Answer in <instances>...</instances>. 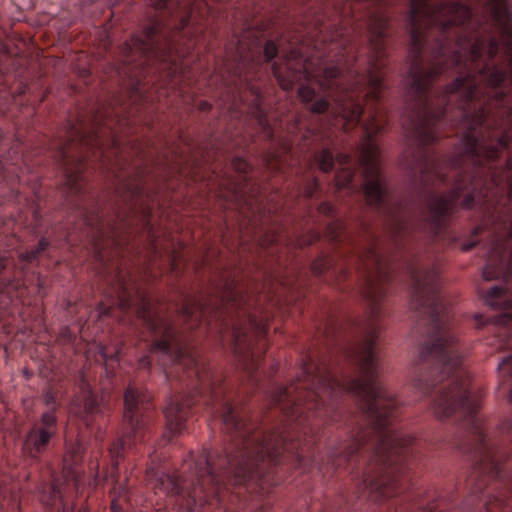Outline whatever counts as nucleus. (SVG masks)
<instances>
[{
  "label": "nucleus",
  "instance_id": "1",
  "mask_svg": "<svg viewBox=\"0 0 512 512\" xmlns=\"http://www.w3.org/2000/svg\"><path fill=\"white\" fill-rule=\"evenodd\" d=\"M490 21L464 27L452 55L447 43L437 40L430 67L421 57L428 26L441 31L462 24L470 10L460 3L431 5L430 0H410L408 22V84L416 96V113H445L446 106L458 100L462 113H512V95L505 88L507 72L492 62L499 51L495 34L502 40L512 83V15L508 0H486Z\"/></svg>",
  "mask_w": 512,
  "mask_h": 512
},
{
  "label": "nucleus",
  "instance_id": "2",
  "mask_svg": "<svg viewBox=\"0 0 512 512\" xmlns=\"http://www.w3.org/2000/svg\"><path fill=\"white\" fill-rule=\"evenodd\" d=\"M222 421L228 430L237 432L241 438L233 455L225 453L223 456H211L203 451L194 460V466L189 467L191 479H185L180 484L175 476L165 473L156 479V485L166 493L187 497L186 503L189 507L202 506L208 495L214 493L221 484L245 482L260 461L266 458L276 461L280 448L286 440L282 432H272L267 435L253 432L248 435L243 431L244 422L229 403L223 404Z\"/></svg>",
  "mask_w": 512,
  "mask_h": 512
},
{
  "label": "nucleus",
  "instance_id": "3",
  "mask_svg": "<svg viewBox=\"0 0 512 512\" xmlns=\"http://www.w3.org/2000/svg\"><path fill=\"white\" fill-rule=\"evenodd\" d=\"M376 340V328L370 327L366 333L364 343L356 355V361L359 367V378L351 380L347 385L336 380L325 368H316L313 373L311 366L304 368L302 382L307 390L305 396L302 394L292 397V393L298 390V386L293 388H279L272 396L275 403L286 402L283 407L287 417L296 419L304 413L300 406L305 401L307 409L316 408L320 403L324 404L326 400L342 390H348L360 397L365 404L367 413L375 429L381 430L386 427L389 418L392 416L397 406L393 396L377 382L374 377L377 372V364L373 346Z\"/></svg>",
  "mask_w": 512,
  "mask_h": 512
},
{
  "label": "nucleus",
  "instance_id": "4",
  "mask_svg": "<svg viewBox=\"0 0 512 512\" xmlns=\"http://www.w3.org/2000/svg\"><path fill=\"white\" fill-rule=\"evenodd\" d=\"M454 340L455 337L448 330L441 329L419 349L422 360L431 357L436 361L431 373H439L442 377L450 378L448 385L441 390L434 403V413L438 418L451 415L458 407H464L468 412L475 408L470 406L467 391L457 372L463 355L454 347Z\"/></svg>",
  "mask_w": 512,
  "mask_h": 512
},
{
  "label": "nucleus",
  "instance_id": "5",
  "mask_svg": "<svg viewBox=\"0 0 512 512\" xmlns=\"http://www.w3.org/2000/svg\"><path fill=\"white\" fill-rule=\"evenodd\" d=\"M278 48L282 52L283 64L272 66L273 74L279 85L284 90H289L294 83L302 79L315 80L320 88L329 90L333 88L332 81L338 76L339 69L335 66L319 68L315 71L312 68L311 59H303L301 52L297 48L286 51L282 43L276 45L273 41H267L264 47V56L266 61L272 60Z\"/></svg>",
  "mask_w": 512,
  "mask_h": 512
},
{
  "label": "nucleus",
  "instance_id": "6",
  "mask_svg": "<svg viewBox=\"0 0 512 512\" xmlns=\"http://www.w3.org/2000/svg\"><path fill=\"white\" fill-rule=\"evenodd\" d=\"M375 457L363 473V490L375 494L376 499L388 498L397 491V477L393 469H387L388 462L398 449L409 445L411 437H404L395 430L387 429L380 434Z\"/></svg>",
  "mask_w": 512,
  "mask_h": 512
},
{
  "label": "nucleus",
  "instance_id": "7",
  "mask_svg": "<svg viewBox=\"0 0 512 512\" xmlns=\"http://www.w3.org/2000/svg\"><path fill=\"white\" fill-rule=\"evenodd\" d=\"M137 314L143 319L155 337L150 352L159 353L163 359L179 363L184 369H191L194 375L203 382L194 355L178 345L170 324L151 310L150 303L147 300H142L141 307L138 308Z\"/></svg>",
  "mask_w": 512,
  "mask_h": 512
},
{
  "label": "nucleus",
  "instance_id": "8",
  "mask_svg": "<svg viewBox=\"0 0 512 512\" xmlns=\"http://www.w3.org/2000/svg\"><path fill=\"white\" fill-rule=\"evenodd\" d=\"M364 137L361 143L360 165L363 169L364 194L369 205L379 206L385 200V179L379 168L378 147L373 136L380 130L375 116H372L363 126Z\"/></svg>",
  "mask_w": 512,
  "mask_h": 512
},
{
  "label": "nucleus",
  "instance_id": "9",
  "mask_svg": "<svg viewBox=\"0 0 512 512\" xmlns=\"http://www.w3.org/2000/svg\"><path fill=\"white\" fill-rule=\"evenodd\" d=\"M387 21L386 15L381 10L372 11L368 19L369 46L373 53L367 76L368 92L366 96L370 98H377V94L382 88L380 68L381 60L384 57Z\"/></svg>",
  "mask_w": 512,
  "mask_h": 512
},
{
  "label": "nucleus",
  "instance_id": "10",
  "mask_svg": "<svg viewBox=\"0 0 512 512\" xmlns=\"http://www.w3.org/2000/svg\"><path fill=\"white\" fill-rule=\"evenodd\" d=\"M140 395L136 388L129 386L124 394L123 436L109 448L113 465L117 466L116 458L124 446L132 447L143 437L144 422L140 418L138 404Z\"/></svg>",
  "mask_w": 512,
  "mask_h": 512
},
{
  "label": "nucleus",
  "instance_id": "11",
  "mask_svg": "<svg viewBox=\"0 0 512 512\" xmlns=\"http://www.w3.org/2000/svg\"><path fill=\"white\" fill-rule=\"evenodd\" d=\"M358 262L364 270L369 272L365 297L371 305L372 313H375L376 302L383 295L382 290L378 286V281L382 277V265L380 256L376 252V245L372 240L367 243L364 250L358 255Z\"/></svg>",
  "mask_w": 512,
  "mask_h": 512
},
{
  "label": "nucleus",
  "instance_id": "12",
  "mask_svg": "<svg viewBox=\"0 0 512 512\" xmlns=\"http://www.w3.org/2000/svg\"><path fill=\"white\" fill-rule=\"evenodd\" d=\"M413 281V299L418 306H429L431 311L436 310V293L438 291L436 266L411 269Z\"/></svg>",
  "mask_w": 512,
  "mask_h": 512
},
{
  "label": "nucleus",
  "instance_id": "13",
  "mask_svg": "<svg viewBox=\"0 0 512 512\" xmlns=\"http://www.w3.org/2000/svg\"><path fill=\"white\" fill-rule=\"evenodd\" d=\"M266 330V323L263 318L248 313L239 319L238 323L233 326L234 349L238 354H244L243 344L246 342L248 331L253 332L256 336L263 335Z\"/></svg>",
  "mask_w": 512,
  "mask_h": 512
},
{
  "label": "nucleus",
  "instance_id": "14",
  "mask_svg": "<svg viewBox=\"0 0 512 512\" xmlns=\"http://www.w3.org/2000/svg\"><path fill=\"white\" fill-rule=\"evenodd\" d=\"M414 162V165L410 166V169L414 173L419 172L420 184L428 186L433 185L435 182L445 181L446 174L443 172L444 168L437 166L436 163L425 156H418Z\"/></svg>",
  "mask_w": 512,
  "mask_h": 512
},
{
  "label": "nucleus",
  "instance_id": "15",
  "mask_svg": "<svg viewBox=\"0 0 512 512\" xmlns=\"http://www.w3.org/2000/svg\"><path fill=\"white\" fill-rule=\"evenodd\" d=\"M334 102L333 113L335 115L340 116L347 122L357 123L359 121L362 107L356 102L352 93L343 92L334 99Z\"/></svg>",
  "mask_w": 512,
  "mask_h": 512
},
{
  "label": "nucleus",
  "instance_id": "16",
  "mask_svg": "<svg viewBox=\"0 0 512 512\" xmlns=\"http://www.w3.org/2000/svg\"><path fill=\"white\" fill-rule=\"evenodd\" d=\"M53 435V431L35 427L27 435L25 449L34 457L35 453H39L45 448Z\"/></svg>",
  "mask_w": 512,
  "mask_h": 512
},
{
  "label": "nucleus",
  "instance_id": "17",
  "mask_svg": "<svg viewBox=\"0 0 512 512\" xmlns=\"http://www.w3.org/2000/svg\"><path fill=\"white\" fill-rule=\"evenodd\" d=\"M164 415L171 433H180L185 418L183 404H180L179 402H170L164 408Z\"/></svg>",
  "mask_w": 512,
  "mask_h": 512
},
{
  "label": "nucleus",
  "instance_id": "18",
  "mask_svg": "<svg viewBox=\"0 0 512 512\" xmlns=\"http://www.w3.org/2000/svg\"><path fill=\"white\" fill-rule=\"evenodd\" d=\"M155 26H148L144 30V38L136 37L132 39V46L140 53L147 56H157L156 43L154 41V35L156 33Z\"/></svg>",
  "mask_w": 512,
  "mask_h": 512
},
{
  "label": "nucleus",
  "instance_id": "19",
  "mask_svg": "<svg viewBox=\"0 0 512 512\" xmlns=\"http://www.w3.org/2000/svg\"><path fill=\"white\" fill-rule=\"evenodd\" d=\"M487 306L496 309H508L512 307V300L507 299L505 291L499 286H492L485 295H481Z\"/></svg>",
  "mask_w": 512,
  "mask_h": 512
},
{
  "label": "nucleus",
  "instance_id": "20",
  "mask_svg": "<svg viewBox=\"0 0 512 512\" xmlns=\"http://www.w3.org/2000/svg\"><path fill=\"white\" fill-rule=\"evenodd\" d=\"M176 5L180 10V26L179 28H183L188 22V16L186 15V11L191 10L194 5V0H158L155 3L157 9H160L165 6Z\"/></svg>",
  "mask_w": 512,
  "mask_h": 512
},
{
  "label": "nucleus",
  "instance_id": "21",
  "mask_svg": "<svg viewBox=\"0 0 512 512\" xmlns=\"http://www.w3.org/2000/svg\"><path fill=\"white\" fill-rule=\"evenodd\" d=\"M127 289L125 277L123 275H117L116 284L113 287V293L116 294L114 304H117L121 310H128L131 306Z\"/></svg>",
  "mask_w": 512,
  "mask_h": 512
},
{
  "label": "nucleus",
  "instance_id": "22",
  "mask_svg": "<svg viewBox=\"0 0 512 512\" xmlns=\"http://www.w3.org/2000/svg\"><path fill=\"white\" fill-rule=\"evenodd\" d=\"M359 445L360 440L358 439H350L347 443L341 444V446L334 449L331 453L333 463L340 466L343 460L352 455L358 449Z\"/></svg>",
  "mask_w": 512,
  "mask_h": 512
},
{
  "label": "nucleus",
  "instance_id": "23",
  "mask_svg": "<svg viewBox=\"0 0 512 512\" xmlns=\"http://www.w3.org/2000/svg\"><path fill=\"white\" fill-rule=\"evenodd\" d=\"M222 302L235 304H241L244 301V296L236 289L233 281H227L221 291Z\"/></svg>",
  "mask_w": 512,
  "mask_h": 512
},
{
  "label": "nucleus",
  "instance_id": "24",
  "mask_svg": "<svg viewBox=\"0 0 512 512\" xmlns=\"http://www.w3.org/2000/svg\"><path fill=\"white\" fill-rule=\"evenodd\" d=\"M41 501L45 505L53 506L56 504L57 501H62V494H61V484L58 481H55L52 483L50 487L49 495L43 494L41 496Z\"/></svg>",
  "mask_w": 512,
  "mask_h": 512
},
{
  "label": "nucleus",
  "instance_id": "25",
  "mask_svg": "<svg viewBox=\"0 0 512 512\" xmlns=\"http://www.w3.org/2000/svg\"><path fill=\"white\" fill-rule=\"evenodd\" d=\"M83 401L84 413L86 415L93 416L101 412L99 400L90 391L85 392Z\"/></svg>",
  "mask_w": 512,
  "mask_h": 512
},
{
  "label": "nucleus",
  "instance_id": "26",
  "mask_svg": "<svg viewBox=\"0 0 512 512\" xmlns=\"http://www.w3.org/2000/svg\"><path fill=\"white\" fill-rule=\"evenodd\" d=\"M201 313H202V308H201L200 304H198L196 301H192V300L185 301L182 311H181V314H182L184 320L187 322L193 317L198 319Z\"/></svg>",
  "mask_w": 512,
  "mask_h": 512
},
{
  "label": "nucleus",
  "instance_id": "27",
  "mask_svg": "<svg viewBox=\"0 0 512 512\" xmlns=\"http://www.w3.org/2000/svg\"><path fill=\"white\" fill-rule=\"evenodd\" d=\"M354 172L348 168H342L339 171H337L335 176L336 186L338 188H345L349 185L353 178Z\"/></svg>",
  "mask_w": 512,
  "mask_h": 512
},
{
  "label": "nucleus",
  "instance_id": "28",
  "mask_svg": "<svg viewBox=\"0 0 512 512\" xmlns=\"http://www.w3.org/2000/svg\"><path fill=\"white\" fill-rule=\"evenodd\" d=\"M317 162H318L319 168L323 172L330 171L333 166V156H332L331 152L328 149L322 150L317 158Z\"/></svg>",
  "mask_w": 512,
  "mask_h": 512
},
{
  "label": "nucleus",
  "instance_id": "29",
  "mask_svg": "<svg viewBox=\"0 0 512 512\" xmlns=\"http://www.w3.org/2000/svg\"><path fill=\"white\" fill-rule=\"evenodd\" d=\"M47 245L48 242L45 239H41L35 249H32L30 252L21 253L20 258L23 261L31 262L38 256L39 253L45 250Z\"/></svg>",
  "mask_w": 512,
  "mask_h": 512
},
{
  "label": "nucleus",
  "instance_id": "30",
  "mask_svg": "<svg viewBox=\"0 0 512 512\" xmlns=\"http://www.w3.org/2000/svg\"><path fill=\"white\" fill-rule=\"evenodd\" d=\"M435 385V380L427 377H418L413 380V386L421 393H427Z\"/></svg>",
  "mask_w": 512,
  "mask_h": 512
},
{
  "label": "nucleus",
  "instance_id": "31",
  "mask_svg": "<svg viewBox=\"0 0 512 512\" xmlns=\"http://www.w3.org/2000/svg\"><path fill=\"white\" fill-rule=\"evenodd\" d=\"M42 426H40V429H48L50 431H53V434L55 433V423H56V417L54 415V410H47L42 414Z\"/></svg>",
  "mask_w": 512,
  "mask_h": 512
},
{
  "label": "nucleus",
  "instance_id": "32",
  "mask_svg": "<svg viewBox=\"0 0 512 512\" xmlns=\"http://www.w3.org/2000/svg\"><path fill=\"white\" fill-rule=\"evenodd\" d=\"M121 197L124 202L140 194V187L136 184H125L122 188Z\"/></svg>",
  "mask_w": 512,
  "mask_h": 512
},
{
  "label": "nucleus",
  "instance_id": "33",
  "mask_svg": "<svg viewBox=\"0 0 512 512\" xmlns=\"http://www.w3.org/2000/svg\"><path fill=\"white\" fill-rule=\"evenodd\" d=\"M78 180L79 175L77 172H66V186L69 192L74 193L80 190Z\"/></svg>",
  "mask_w": 512,
  "mask_h": 512
},
{
  "label": "nucleus",
  "instance_id": "34",
  "mask_svg": "<svg viewBox=\"0 0 512 512\" xmlns=\"http://www.w3.org/2000/svg\"><path fill=\"white\" fill-rule=\"evenodd\" d=\"M298 95L303 102H309L314 98L315 91L309 86L302 85L298 89Z\"/></svg>",
  "mask_w": 512,
  "mask_h": 512
},
{
  "label": "nucleus",
  "instance_id": "35",
  "mask_svg": "<svg viewBox=\"0 0 512 512\" xmlns=\"http://www.w3.org/2000/svg\"><path fill=\"white\" fill-rule=\"evenodd\" d=\"M329 103L325 99H318L316 100L311 106L310 111L312 113H323L328 110Z\"/></svg>",
  "mask_w": 512,
  "mask_h": 512
},
{
  "label": "nucleus",
  "instance_id": "36",
  "mask_svg": "<svg viewBox=\"0 0 512 512\" xmlns=\"http://www.w3.org/2000/svg\"><path fill=\"white\" fill-rule=\"evenodd\" d=\"M506 367L509 369L508 373H510L512 377V355L503 358L498 366V368L501 370H505Z\"/></svg>",
  "mask_w": 512,
  "mask_h": 512
},
{
  "label": "nucleus",
  "instance_id": "37",
  "mask_svg": "<svg viewBox=\"0 0 512 512\" xmlns=\"http://www.w3.org/2000/svg\"><path fill=\"white\" fill-rule=\"evenodd\" d=\"M232 166L238 172H244L247 168V163L241 158H235L232 161Z\"/></svg>",
  "mask_w": 512,
  "mask_h": 512
},
{
  "label": "nucleus",
  "instance_id": "38",
  "mask_svg": "<svg viewBox=\"0 0 512 512\" xmlns=\"http://www.w3.org/2000/svg\"><path fill=\"white\" fill-rule=\"evenodd\" d=\"M44 402L48 407V410H55V399L54 396L50 392H46L43 395Z\"/></svg>",
  "mask_w": 512,
  "mask_h": 512
},
{
  "label": "nucleus",
  "instance_id": "39",
  "mask_svg": "<svg viewBox=\"0 0 512 512\" xmlns=\"http://www.w3.org/2000/svg\"><path fill=\"white\" fill-rule=\"evenodd\" d=\"M326 266V261L324 259H321L319 261H316L312 264V270L315 274H320L322 270Z\"/></svg>",
  "mask_w": 512,
  "mask_h": 512
},
{
  "label": "nucleus",
  "instance_id": "40",
  "mask_svg": "<svg viewBox=\"0 0 512 512\" xmlns=\"http://www.w3.org/2000/svg\"><path fill=\"white\" fill-rule=\"evenodd\" d=\"M63 473H64L66 484L69 485V483L71 482L75 487H77L78 480L76 479L74 474H71L70 471H66V470H64Z\"/></svg>",
  "mask_w": 512,
  "mask_h": 512
},
{
  "label": "nucleus",
  "instance_id": "41",
  "mask_svg": "<svg viewBox=\"0 0 512 512\" xmlns=\"http://www.w3.org/2000/svg\"><path fill=\"white\" fill-rule=\"evenodd\" d=\"M69 451L72 453V457L76 458L77 456H79L81 454L82 447L79 443H76L75 445H73L69 448Z\"/></svg>",
  "mask_w": 512,
  "mask_h": 512
},
{
  "label": "nucleus",
  "instance_id": "42",
  "mask_svg": "<svg viewBox=\"0 0 512 512\" xmlns=\"http://www.w3.org/2000/svg\"><path fill=\"white\" fill-rule=\"evenodd\" d=\"M138 365H139V368H141V369H149L150 361L148 360V357L144 356V357L140 358Z\"/></svg>",
  "mask_w": 512,
  "mask_h": 512
},
{
  "label": "nucleus",
  "instance_id": "43",
  "mask_svg": "<svg viewBox=\"0 0 512 512\" xmlns=\"http://www.w3.org/2000/svg\"><path fill=\"white\" fill-rule=\"evenodd\" d=\"M349 161H350L349 155L341 154V155L338 156V162H339L340 165L348 164Z\"/></svg>",
  "mask_w": 512,
  "mask_h": 512
},
{
  "label": "nucleus",
  "instance_id": "44",
  "mask_svg": "<svg viewBox=\"0 0 512 512\" xmlns=\"http://www.w3.org/2000/svg\"><path fill=\"white\" fill-rule=\"evenodd\" d=\"M99 308H100V314H102V315L109 314V309H110L109 305L106 306V304L104 302H101Z\"/></svg>",
  "mask_w": 512,
  "mask_h": 512
},
{
  "label": "nucleus",
  "instance_id": "45",
  "mask_svg": "<svg viewBox=\"0 0 512 512\" xmlns=\"http://www.w3.org/2000/svg\"><path fill=\"white\" fill-rule=\"evenodd\" d=\"M319 210L322 212V213H329L330 210H331V206L327 203H324L322 204L320 207H319Z\"/></svg>",
  "mask_w": 512,
  "mask_h": 512
},
{
  "label": "nucleus",
  "instance_id": "46",
  "mask_svg": "<svg viewBox=\"0 0 512 512\" xmlns=\"http://www.w3.org/2000/svg\"><path fill=\"white\" fill-rule=\"evenodd\" d=\"M99 352H100V355H101V359L104 361V363L106 364L107 363V358H108V355L107 353L105 352L104 348L103 347H99Z\"/></svg>",
  "mask_w": 512,
  "mask_h": 512
},
{
  "label": "nucleus",
  "instance_id": "47",
  "mask_svg": "<svg viewBox=\"0 0 512 512\" xmlns=\"http://www.w3.org/2000/svg\"><path fill=\"white\" fill-rule=\"evenodd\" d=\"M242 358H243V359H242V362H243V366H244V368H245L246 370H248V371H249V370H250V364H249V363H247V361H248V355H243V356H242Z\"/></svg>",
  "mask_w": 512,
  "mask_h": 512
},
{
  "label": "nucleus",
  "instance_id": "48",
  "mask_svg": "<svg viewBox=\"0 0 512 512\" xmlns=\"http://www.w3.org/2000/svg\"><path fill=\"white\" fill-rule=\"evenodd\" d=\"M473 246H474V243H466V244H463V245H462V248H461V249H462L463 251H468V250H470Z\"/></svg>",
  "mask_w": 512,
  "mask_h": 512
},
{
  "label": "nucleus",
  "instance_id": "49",
  "mask_svg": "<svg viewBox=\"0 0 512 512\" xmlns=\"http://www.w3.org/2000/svg\"><path fill=\"white\" fill-rule=\"evenodd\" d=\"M116 507H117V505H116V500H115V499H113V500L111 501V509H112L114 512H116Z\"/></svg>",
  "mask_w": 512,
  "mask_h": 512
},
{
  "label": "nucleus",
  "instance_id": "50",
  "mask_svg": "<svg viewBox=\"0 0 512 512\" xmlns=\"http://www.w3.org/2000/svg\"><path fill=\"white\" fill-rule=\"evenodd\" d=\"M502 318H508V320H512V315L509 313H505L501 316Z\"/></svg>",
  "mask_w": 512,
  "mask_h": 512
},
{
  "label": "nucleus",
  "instance_id": "51",
  "mask_svg": "<svg viewBox=\"0 0 512 512\" xmlns=\"http://www.w3.org/2000/svg\"><path fill=\"white\" fill-rule=\"evenodd\" d=\"M62 512H72L69 507H63Z\"/></svg>",
  "mask_w": 512,
  "mask_h": 512
},
{
  "label": "nucleus",
  "instance_id": "52",
  "mask_svg": "<svg viewBox=\"0 0 512 512\" xmlns=\"http://www.w3.org/2000/svg\"><path fill=\"white\" fill-rule=\"evenodd\" d=\"M395 226H396L395 227L396 230H401L402 229L401 224L398 223V222L395 224Z\"/></svg>",
  "mask_w": 512,
  "mask_h": 512
},
{
  "label": "nucleus",
  "instance_id": "53",
  "mask_svg": "<svg viewBox=\"0 0 512 512\" xmlns=\"http://www.w3.org/2000/svg\"><path fill=\"white\" fill-rule=\"evenodd\" d=\"M259 123H260V125H262V126L265 128V125H266V124H265V121H264L263 119H260V120H259Z\"/></svg>",
  "mask_w": 512,
  "mask_h": 512
},
{
  "label": "nucleus",
  "instance_id": "54",
  "mask_svg": "<svg viewBox=\"0 0 512 512\" xmlns=\"http://www.w3.org/2000/svg\"><path fill=\"white\" fill-rule=\"evenodd\" d=\"M208 104L207 103H204L202 106H201V109H207L208 108Z\"/></svg>",
  "mask_w": 512,
  "mask_h": 512
},
{
  "label": "nucleus",
  "instance_id": "55",
  "mask_svg": "<svg viewBox=\"0 0 512 512\" xmlns=\"http://www.w3.org/2000/svg\"><path fill=\"white\" fill-rule=\"evenodd\" d=\"M509 401L512 402V390L509 393Z\"/></svg>",
  "mask_w": 512,
  "mask_h": 512
},
{
  "label": "nucleus",
  "instance_id": "56",
  "mask_svg": "<svg viewBox=\"0 0 512 512\" xmlns=\"http://www.w3.org/2000/svg\"><path fill=\"white\" fill-rule=\"evenodd\" d=\"M312 195V191L311 190H308L307 191V196H311Z\"/></svg>",
  "mask_w": 512,
  "mask_h": 512
},
{
  "label": "nucleus",
  "instance_id": "57",
  "mask_svg": "<svg viewBox=\"0 0 512 512\" xmlns=\"http://www.w3.org/2000/svg\"><path fill=\"white\" fill-rule=\"evenodd\" d=\"M432 509H434V506H431V508H429V512H432Z\"/></svg>",
  "mask_w": 512,
  "mask_h": 512
},
{
  "label": "nucleus",
  "instance_id": "58",
  "mask_svg": "<svg viewBox=\"0 0 512 512\" xmlns=\"http://www.w3.org/2000/svg\"><path fill=\"white\" fill-rule=\"evenodd\" d=\"M432 509H434V506H431V508H429V512H432Z\"/></svg>",
  "mask_w": 512,
  "mask_h": 512
},
{
  "label": "nucleus",
  "instance_id": "59",
  "mask_svg": "<svg viewBox=\"0 0 512 512\" xmlns=\"http://www.w3.org/2000/svg\"><path fill=\"white\" fill-rule=\"evenodd\" d=\"M79 512H86V511H85V510H83V511H82V510H80Z\"/></svg>",
  "mask_w": 512,
  "mask_h": 512
}]
</instances>
